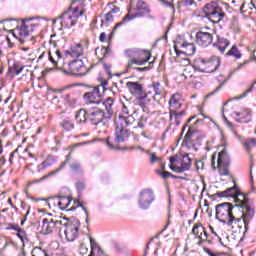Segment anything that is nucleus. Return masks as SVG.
<instances>
[{
	"instance_id": "f257e3e1",
	"label": "nucleus",
	"mask_w": 256,
	"mask_h": 256,
	"mask_svg": "<svg viewBox=\"0 0 256 256\" xmlns=\"http://www.w3.org/2000/svg\"><path fill=\"white\" fill-rule=\"evenodd\" d=\"M215 210L216 219H218L220 223L228 225V227H231L233 223L237 225V223H240L241 219H243L246 231L249 229V224L245 221V217L247 219H253V217H255V209H253L250 199L241 200V198H237L234 206L231 202L217 204Z\"/></svg>"
},
{
	"instance_id": "f03ea898",
	"label": "nucleus",
	"mask_w": 256,
	"mask_h": 256,
	"mask_svg": "<svg viewBox=\"0 0 256 256\" xmlns=\"http://www.w3.org/2000/svg\"><path fill=\"white\" fill-rule=\"evenodd\" d=\"M127 139H129V130L116 124L114 137L108 136L106 139V145L109 149H113L114 151H127L129 148L119 146L121 143H125Z\"/></svg>"
},
{
	"instance_id": "7ed1b4c3",
	"label": "nucleus",
	"mask_w": 256,
	"mask_h": 256,
	"mask_svg": "<svg viewBox=\"0 0 256 256\" xmlns=\"http://www.w3.org/2000/svg\"><path fill=\"white\" fill-rule=\"evenodd\" d=\"M201 17H205V19H208L211 23L217 25V23H221L225 17V12L216 1H211L202 8Z\"/></svg>"
},
{
	"instance_id": "20e7f679",
	"label": "nucleus",
	"mask_w": 256,
	"mask_h": 256,
	"mask_svg": "<svg viewBox=\"0 0 256 256\" xmlns=\"http://www.w3.org/2000/svg\"><path fill=\"white\" fill-rule=\"evenodd\" d=\"M184 61L187 63L184 68V73L181 74L184 79H187V75H190V73H193V71H199L200 73H215V71H217L221 65V60L219 58H216L217 64L212 70H205V68H203V65L206 63L205 59L203 58L196 59L193 65H190L191 61L189 58L184 59Z\"/></svg>"
},
{
	"instance_id": "39448f33",
	"label": "nucleus",
	"mask_w": 256,
	"mask_h": 256,
	"mask_svg": "<svg viewBox=\"0 0 256 256\" xmlns=\"http://www.w3.org/2000/svg\"><path fill=\"white\" fill-rule=\"evenodd\" d=\"M204 136L199 130H193L189 127L187 133L184 136L183 143H185L188 149L199 151V147L203 145Z\"/></svg>"
},
{
	"instance_id": "423d86ee",
	"label": "nucleus",
	"mask_w": 256,
	"mask_h": 256,
	"mask_svg": "<svg viewBox=\"0 0 256 256\" xmlns=\"http://www.w3.org/2000/svg\"><path fill=\"white\" fill-rule=\"evenodd\" d=\"M64 235L69 243H73L77 237H79V229L81 227V222L77 217H70L68 222H64Z\"/></svg>"
},
{
	"instance_id": "0eeeda50",
	"label": "nucleus",
	"mask_w": 256,
	"mask_h": 256,
	"mask_svg": "<svg viewBox=\"0 0 256 256\" xmlns=\"http://www.w3.org/2000/svg\"><path fill=\"white\" fill-rule=\"evenodd\" d=\"M69 71L64 70L66 75H75L76 77H85L91 71V68L85 67V62L83 59L76 58L69 62L68 64Z\"/></svg>"
},
{
	"instance_id": "6e6552de",
	"label": "nucleus",
	"mask_w": 256,
	"mask_h": 256,
	"mask_svg": "<svg viewBox=\"0 0 256 256\" xmlns=\"http://www.w3.org/2000/svg\"><path fill=\"white\" fill-rule=\"evenodd\" d=\"M153 201H155V192L150 188L143 189L139 193L138 207L142 209V211H147L153 204Z\"/></svg>"
},
{
	"instance_id": "1a4fd4ad",
	"label": "nucleus",
	"mask_w": 256,
	"mask_h": 256,
	"mask_svg": "<svg viewBox=\"0 0 256 256\" xmlns=\"http://www.w3.org/2000/svg\"><path fill=\"white\" fill-rule=\"evenodd\" d=\"M217 165L220 177L229 176V166L231 165V159L229 158V154H227L226 149H223L218 154Z\"/></svg>"
},
{
	"instance_id": "9d476101",
	"label": "nucleus",
	"mask_w": 256,
	"mask_h": 256,
	"mask_svg": "<svg viewBox=\"0 0 256 256\" xmlns=\"http://www.w3.org/2000/svg\"><path fill=\"white\" fill-rule=\"evenodd\" d=\"M79 114H83L85 121H90L91 125H100L103 123V115L101 114V108H91L88 110L81 109Z\"/></svg>"
},
{
	"instance_id": "9b49d317",
	"label": "nucleus",
	"mask_w": 256,
	"mask_h": 256,
	"mask_svg": "<svg viewBox=\"0 0 256 256\" xmlns=\"http://www.w3.org/2000/svg\"><path fill=\"white\" fill-rule=\"evenodd\" d=\"M27 21H33V18L21 20L20 27H17L12 32L13 37H15V39H18L21 45H23V43H25V39L29 37V25L26 24Z\"/></svg>"
},
{
	"instance_id": "f8f14e48",
	"label": "nucleus",
	"mask_w": 256,
	"mask_h": 256,
	"mask_svg": "<svg viewBox=\"0 0 256 256\" xmlns=\"http://www.w3.org/2000/svg\"><path fill=\"white\" fill-rule=\"evenodd\" d=\"M215 195L216 197H233L235 201H237L239 197L240 201H245V199H249L247 195L241 192V189H239V186H237V184H234L233 187L227 188L222 192H217Z\"/></svg>"
},
{
	"instance_id": "ddd939ff",
	"label": "nucleus",
	"mask_w": 256,
	"mask_h": 256,
	"mask_svg": "<svg viewBox=\"0 0 256 256\" xmlns=\"http://www.w3.org/2000/svg\"><path fill=\"white\" fill-rule=\"evenodd\" d=\"M174 51L176 55H186L191 57V55H195L197 48H195V44L184 42L180 44L178 41L175 42Z\"/></svg>"
},
{
	"instance_id": "4468645a",
	"label": "nucleus",
	"mask_w": 256,
	"mask_h": 256,
	"mask_svg": "<svg viewBox=\"0 0 256 256\" xmlns=\"http://www.w3.org/2000/svg\"><path fill=\"white\" fill-rule=\"evenodd\" d=\"M103 95H105V93H101V86H95L92 91L86 92L83 97L88 101V103L99 105Z\"/></svg>"
},
{
	"instance_id": "2eb2a0df",
	"label": "nucleus",
	"mask_w": 256,
	"mask_h": 256,
	"mask_svg": "<svg viewBox=\"0 0 256 256\" xmlns=\"http://www.w3.org/2000/svg\"><path fill=\"white\" fill-rule=\"evenodd\" d=\"M196 43L200 47H209L213 43V34L201 30L198 31L196 33Z\"/></svg>"
},
{
	"instance_id": "dca6fc26",
	"label": "nucleus",
	"mask_w": 256,
	"mask_h": 256,
	"mask_svg": "<svg viewBox=\"0 0 256 256\" xmlns=\"http://www.w3.org/2000/svg\"><path fill=\"white\" fill-rule=\"evenodd\" d=\"M50 201H53L54 205H58V207H59V209H61V211H65V209H67V207H69V205H71L73 198H71L70 196L58 195V196L51 197Z\"/></svg>"
},
{
	"instance_id": "f3484780",
	"label": "nucleus",
	"mask_w": 256,
	"mask_h": 256,
	"mask_svg": "<svg viewBox=\"0 0 256 256\" xmlns=\"http://www.w3.org/2000/svg\"><path fill=\"white\" fill-rule=\"evenodd\" d=\"M136 53H138V55H142L145 58L142 60H137L135 58H132L128 62V68L133 67V65H145V64L149 63V60L151 59V52H149L147 50H137Z\"/></svg>"
},
{
	"instance_id": "a211bd4d",
	"label": "nucleus",
	"mask_w": 256,
	"mask_h": 256,
	"mask_svg": "<svg viewBox=\"0 0 256 256\" xmlns=\"http://www.w3.org/2000/svg\"><path fill=\"white\" fill-rule=\"evenodd\" d=\"M122 25H125V22H123V20L118 22L114 26L112 32L109 34V36H108V46L107 47H102V49H101V52H102V55H103L104 58L109 57V54L111 53V41H113V37H115V31H117V29H119V27H122Z\"/></svg>"
},
{
	"instance_id": "6ab92c4d",
	"label": "nucleus",
	"mask_w": 256,
	"mask_h": 256,
	"mask_svg": "<svg viewBox=\"0 0 256 256\" xmlns=\"http://www.w3.org/2000/svg\"><path fill=\"white\" fill-rule=\"evenodd\" d=\"M69 161H71V153L66 155L65 161L62 162L61 165L56 170H53L50 173H48L47 175L43 176L42 178L35 180L34 183H41V181H45V179H49V177H53V175H57V173H59L60 171H63V169H65V167H66L67 163H69Z\"/></svg>"
},
{
	"instance_id": "aec40b11",
	"label": "nucleus",
	"mask_w": 256,
	"mask_h": 256,
	"mask_svg": "<svg viewBox=\"0 0 256 256\" xmlns=\"http://www.w3.org/2000/svg\"><path fill=\"white\" fill-rule=\"evenodd\" d=\"M25 66L19 61H13L11 65V60H8V75H21L23 73Z\"/></svg>"
},
{
	"instance_id": "412c9836",
	"label": "nucleus",
	"mask_w": 256,
	"mask_h": 256,
	"mask_svg": "<svg viewBox=\"0 0 256 256\" xmlns=\"http://www.w3.org/2000/svg\"><path fill=\"white\" fill-rule=\"evenodd\" d=\"M61 26L65 27L66 29H71V27H75L77 25V21L73 19V15L69 12H64L61 16Z\"/></svg>"
},
{
	"instance_id": "4be33fe9",
	"label": "nucleus",
	"mask_w": 256,
	"mask_h": 256,
	"mask_svg": "<svg viewBox=\"0 0 256 256\" xmlns=\"http://www.w3.org/2000/svg\"><path fill=\"white\" fill-rule=\"evenodd\" d=\"M126 87L130 91L131 95H134L135 97L145 93V91H143V85L139 82H127Z\"/></svg>"
},
{
	"instance_id": "5701e85b",
	"label": "nucleus",
	"mask_w": 256,
	"mask_h": 256,
	"mask_svg": "<svg viewBox=\"0 0 256 256\" xmlns=\"http://www.w3.org/2000/svg\"><path fill=\"white\" fill-rule=\"evenodd\" d=\"M234 115L238 117L235 119L236 123H251V111L249 110L234 112Z\"/></svg>"
},
{
	"instance_id": "b1692460",
	"label": "nucleus",
	"mask_w": 256,
	"mask_h": 256,
	"mask_svg": "<svg viewBox=\"0 0 256 256\" xmlns=\"http://www.w3.org/2000/svg\"><path fill=\"white\" fill-rule=\"evenodd\" d=\"M69 168L73 175H78L79 177H83V175H85V170H83V166L79 161L70 163Z\"/></svg>"
},
{
	"instance_id": "393cba45",
	"label": "nucleus",
	"mask_w": 256,
	"mask_h": 256,
	"mask_svg": "<svg viewBox=\"0 0 256 256\" xmlns=\"http://www.w3.org/2000/svg\"><path fill=\"white\" fill-rule=\"evenodd\" d=\"M235 73H237L235 70L231 71L229 73V75L227 76V78L224 79L223 82H221L219 84V86L215 88V90H213L212 92L208 93L205 96L204 101H207V99H209L210 97H213V95H215V93H219V91H221V89H223V87L225 86V83H227V81H229V79H231V77H233V75H235Z\"/></svg>"
},
{
	"instance_id": "a878e982",
	"label": "nucleus",
	"mask_w": 256,
	"mask_h": 256,
	"mask_svg": "<svg viewBox=\"0 0 256 256\" xmlns=\"http://www.w3.org/2000/svg\"><path fill=\"white\" fill-rule=\"evenodd\" d=\"M231 45V42L224 37H219L218 36V43H214L213 46L216 47V49L220 50V53L222 55H225V49Z\"/></svg>"
},
{
	"instance_id": "bb28decb",
	"label": "nucleus",
	"mask_w": 256,
	"mask_h": 256,
	"mask_svg": "<svg viewBox=\"0 0 256 256\" xmlns=\"http://www.w3.org/2000/svg\"><path fill=\"white\" fill-rule=\"evenodd\" d=\"M42 223V228L45 231L44 235H49L53 231V228L56 227L55 219L49 220L48 218H43Z\"/></svg>"
},
{
	"instance_id": "cd10ccee",
	"label": "nucleus",
	"mask_w": 256,
	"mask_h": 256,
	"mask_svg": "<svg viewBox=\"0 0 256 256\" xmlns=\"http://www.w3.org/2000/svg\"><path fill=\"white\" fill-rule=\"evenodd\" d=\"M225 57H234V59H241L243 57V54L239 50V47H237L236 44L232 45L230 50L224 54Z\"/></svg>"
},
{
	"instance_id": "c85d7f7f",
	"label": "nucleus",
	"mask_w": 256,
	"mask_h": 256,
	"mask_svg": "<svg viewBox=\"0 0 256 256\" xmlns=\"http://www.w3.org/2000/svg\"><path fill=\"white\" fill-rule=\"evenodd\" d=\"M120 126L129 127L132 123H135V117L133 115L123 116L119 115Z\"/></svg>"
},
{
	"instance_id": "c756f323",
	"label": "nucleus",
	"mask_w": 256,
	"mask_h": 256,
	"mask_svg": "<svg viewBox=\"0 0 256 256\" xmlns=\"http://www.w3.org/2000/svg\"><path fill=\"white\" fill-rule=\"evenodd\" d=\"M52 165H55V157L48 156L41 164V166H38V173H41V171H45L47 167H51Z\"/></svg>"
},
{
	"instance_id": "7c9ffc66",
	"label": "nucleus",
	"mask_w": 256,
	"mask_h": 256,
	"mask_svg": "<svg viewBox=\"0 0 256 256\" xmlns=\"http://www.w3.org/2000/svg\"><path fill=\"white\" fill-rule=\"evenodd\" d=\"M147 11L145 10H140L139 12H136L132 15H126L122 21L123 23H127V21H133V19H137V17H146Z\"/></svg>"
},
{
	"instance_id": "2f4dec72",
	"label": "nucleus",
	"mask_w": 256,
	"mask_h": 256,
	"mask_svg": "<svg viewBox=\"0 0 256 256\" xmlns=\"http://www.w3.org/2000/svg\"><path fill=\"white\" fill-rule=\"evenodd\" d=\"M205 232V227L201 224H194L192 233L195 235V237H198V239H201L203 237V233Z\"/></svg>"
},
{
	"instance_id": "473e14b6",
	"label": "nucleus",
	"mask_w": 256,
	"mask_h": 256,
	"mask_svg": "<svg viewBox=\"0 0 256 256\" xmlns=\"http://www.w3.org/2000/svg\"><path fill=\"white\" fill-rule=\"evenodd\" d=\"M192 160L189 157V154H185L184 156H182V158L180 159V165L184 168V169H191V165H192Z\"/></svg>"
},
{
	"instance_id": "72a5a7b5",
	"label": "nucleus",
	"mask_w": 256,
	"mask_h": 256,
	"mask_svg": "<svg viewBox=\"0 0 256 256\" xmlns=\"http://www.w3.org/2000/svg\"><path fill=\"white\" fill-rule=\"evenodd\" d=\"M72 51V57H76V59H79L83 55V46L81 44H76L71 48Z\"/></svg>"
},
{
	"instance_id": "f704fd0d",
	"label": "nucleus",
	"mask_w": 256,
	"mask_h": 256,
	"mask_svg": "<svg viewBox=\"0 0 256 256\" xmlns=\"http://www.w3.org/2000/svg\"><path fill=\"white\" fill-rule=\"evenodd\" d=\"M17 21V19L14 18H5L0 21V31H7V27H10L11 23Z\"/></svg>"
},
{
	"instance_id": "c9c22d12",
	"label": "nucleus",
	"mask_w": 256,
	"mask_h": 256,
	"mask_svg": "<svg viewBox=\"0 0 256 256\" xmlns=\"http://www.w3.org/2000/svg\"><path fill=\"white\" fill-rule=\"evenodd\" d=\"M147 93H144L142 95H138L135 99V104L142 107V109L147 105Z\"/></svg>"
},
{
	"instance_id": "e433bc0d",
	"label": "nucleus",
	"mask_w": 256,
	"mask_h": 256,
	"mask_svg": "<svg viewBox=\"0 0 256 256\" xmlns=\"http://www.w3.org/2000/svg\"><path fill=\"white\" fill-rule=\"evenodd\" d=\"M243 145L246 149V151H251V149H253V147H256V138H248L246 140H244Z\"/></svg>"
},
{
	"instance_id": "4c0bfd02",
	"label": "nucleus",
	"mask_w": 256,
	"mask_h": 256,
	"mask_svg": "<svg viewBox=\"0 0 256 256\" xmlns=\"http://www.w3.org/2000/svg\"><path fill=\"white\" fill-rule=\"evenodd\" d=\"M136 11H146V13H151V9H149V6H147V3L143 0L137 2Z\"/></svg>"
},
{
	"instance_id": "58836bf2",
	"label": "nucleus",
	"mask_w": 256,
	"mask_h": 256,
	"mask_svg": "<svg viewBox=\"0 0 256 256\" xmlns=\"http://www.w3.org/2000/svg\"><path fill=\"white\" fill-rule=\"evenodd\" d=\"M101 115H102V123L103 125H105L104 121H111V118L113 117V110H106V112L101 110Z\"/></svg>"
},
{
	"instance_id": "ea45409f",
	"label": "nucleus",
	"mask_w": 256,
	"mask_h": 256,
	"mask_svg": "<svg viewBox=\"0 0 256 256\" xmlns=\"http://www.w3.org/2000/svg\"><path fill=\"white\" fill-rule=\"evenodd\" d=\"M180 119V117H185V110L177 112V110L170 109V119Z\"/></svg>"
},
{
	"instance_id": "a19ab883",
	"label": "nucleus",
	"mask_w": 256,
	"mask_h": 256,
	"mask_svg": "<svg viewBox=\"0 0 256 256\" xmlns=\"http://www.w3.org/2000/svg\"><path fill=\"white\" fill-rule=\"evenodd\" d=\"M16 231H17L16 235L18 239H20V241L24 243L25 239H27V232L21 227H19Z\"/></svg>"
},
{
	"instance_id": "79ce46f5",
	"label": "nucleus",
	"mask_w": 256,
	"mask_h": 256,
	"mask_svg": "<svg viewBox=\"0 0 256 256\" xmlns=\"http://www.w3.org/2000/svg\"><path fill=\"white\" fill-rule=\"evenodd\" d=\"M169 169L171 171H174V173H185V171H188V168H184L182 166L177 165H169Z\"/></svg>"
},
{
	"instance_id": "37998d69",
	"label": "nucleus",
	"mask_w": 256,
	"mask_h": 256,
	"mask_svg": "<svg viewBox=\"0 0 256 256\" xmlns=\"http://www.w3.org/2000/svg\"><path fill=\"white\" fill-rule=\"evenodd\" d=\"M181 5H183V7H191L193 5L197 6V3H195V0H181V1H178V6L181 7Z\"/></svg>"
},
{
	"instance_id": "c03bdc74",
	"label": "nucleus",
	"mask_w": 256,
	"mask_h": 256,
	"mask_svg": "<svg viewBox=\"0 0 256 256\" xmlns=\"http://www.w3.org/2000/svg\"><path fill=\"white\" fill-rule=\"evenodd\" d=\"M62 127L65 129V131H73V129H75V125H73V123L69 120H64Z\"/></svg>"
},
{
	"instance_id": "a18cd8bd",
	"label": "nucleus",
	"mask_w": 256,
	"mask_h": 256,
	"mask_svg": "<svg viewBox=\"0 0 256 256\" xmlns=\"http://www.w3.org/2000/svg\"><path fill=\"white\" fill-rule=\"evenodd\" d=\"M102 104L106 110H113L114 100L111 97H108Z\"/></svg>"
},
{
	"instance_id": "49530a36",
	"label": "nucleus",
	"mask_w": 256,
	"mask_h": 256,
	"mask_svg": "<svg viewBox=\"0 0 256 256\" xmlns=\"http://www.w3.org/2000/svg\"><path fill=\"white\" fill-rule=\"evenodd\" d=\"M152 87L156 96L161 95L163 93L161 90V82H153Z\"/></svg>"
},
{
	"instance_id": "de8ad7c7",
	"label": "nucleus",
	"mask_w": 256,
	"mask_h": 256,
	"mask_svg": "<svg viewBox=\"0 0 256 256\" xmlns=\"http://www.w3.org/2000/svg\"><path fill=\"white\" fill-rule=\"evenodd\" d=\"M75 186L78 191V195H81L83 193V191H85V182L78 181V182H76Z\"/></svg>"
},
{
	"instance_id": "09e8293b",
	"label": "nucleus",
	"mask_w": 256,
	"mask_h": 256,
	"mask_svg": "<svg viewBox=\"0 0 256 256\" xmlns=\"http://www.w3.org/2000/svg\"><path fill=\"white\" fill-rule=\"evenodd\" d=\"M147 155H150V163L153 165L154 163H157L158 157L155 152H151L150 150L146 151Z\"/></svg>"
},
{
	"instance_id": "8fccbe9b",
	"label": "nucleus",
	"mask_w": 256,
	"mask_h": 256,
	"mask_svg": "<svg viewBox=\"0 0 256 256\" xmlns=\"http://www.w3.org/2000/svg\"><path fill=\"white\" fill-rule=\"evenodd\" d=\"M170 107H175L179 105V99H177V95L173 94L169 100Z\"/></svg>"
},
{
	"instance_id": "3c124183",
	"label": "nucleus",
	"mask_w": 256,
	"mask_h": 256,
	"mask_svg": "<svg viewBox=\"0 0 256 256\" xmlns=\"http://www.w3.org/2000/svg\"><path fill=\"white\" fill-rule=\"evenodd\" d=\"M156 173L158 175H160L163 179H168V177L172 176V173L169 171H160V170H156Z\"/></svg>"
},
{
	"instance_id": "603ef678",
	"label": "nucleus",
	"mask_w": 256,
	"mask_h": 256,
	"mask_svg": "<svg viewBox=\"0 0 256 256\" xmlns=\"http://www.w3.org/2000/svg\"><path fill=\"white\" fill-rule=\"evenodd\" d=\"M103 69L106 71L107 75L109 76V79H112L113 74L111 73V65L104 63L103 64Z\"/></svg>"
},
{
	"instance_id": "864d4df0",
	"label": "nucleus",
	"mask_w": 256,
	"mask_h": 256,
	"mask_svg": "<svg viewBox=\"0 0 256 256\" xmlns=\"http://www.w3.org/2000/svg\"><path fill=\"white\" fill-rule=\"evenodd\" d=\"M90 246L92 251H95V249H98V251H101V248H99V245L97 244V242L95 241V239L90 237Z\"/></svg>"
},
{
	"instance_id": "5fc2aeb1",
	"label": "nucleus",
	"mask_w": 256,
	"mask_h": 256,
	"mask_svg": "<svg viewBox=\"0 0 256 256\" xmlns=\"http://www.w3.org/2000/svg\"><path fill=\"white\" fill-rule=\"evenodd\" d=\"M29 213H31V206H28L26 214H25L24 218L21 220L20 225H22V226L25 225V223L27 221V217H29Z\"/></svg>"
},
{
	"instance_id": "6e6d98bb",
	"label": "nucleus",
	"mask_w": 256,
	"mask_h": 256,
	"mask_svg": "<svg viewBox=\"0 0 256 256\" xmlns=\"http://www.w3.org/2000/svg\"><path fill=\"white\" fill-rule=\"evenodd\" d=\"M104 21L106 23L113 22V14L111 12L106 13L105 16H104Z\"/></svg>"
},
{
	"instance_id": "4d7b16f0",
	"label": "nucleus",
	"mask_w": 256,
	"mask_h": 256,
	"mask_svg": "<svg viewBox=\"0 0 256 256\" xmlns=\"http://www.w3.org/2000/svg\"><path fill=\"white\" fill-rule=\"evenodd\" d=\"M109 85V81L102 79L101 84L98 87H101L103 90V93H105V91H107V87Z\"/></svg>"
},
{
	"instance_id": "13d9d810",
	"label": "nucleus",
	"mask_w": 256,
	"mask_h": 256,
	"mask_svg": "<svg viewBox=\"0 0 256 256\" xmlns=\"http://www.w3.org/2000/svg\"><path fill=\"white\" fill-rule=\"evenodd\" d=\"M8 231H17L19 229V224H8L7 228Z\"/></svg>"
},
{
	"instance_id": "bf43d9fd",
	"label": "nucleus",
	"mask_w": 256,
	"mask_h": 256,
	"mask_svg": "<svg viewBox=\"0 0 256 256\" xmlns=\"http://www.w3.org/2000/svg\"><path fill=\"white\" fill-rule=\"evenodd\" d=\"M71 87H74V85H68L60 89H53L52 91H54V93H63V91H67V89H71Z\"/></svg>"
},
{
	"instance_id": "052dcab7",
	"label": "nucleus",
	"mask_w": 256,
	"mask_h": 256,
	"mask_svg": "<svg viewBox=\"0 0 256 256\" xmlns=\"http://www.w3.org/2000/svg\"><path fill=\"white\" fill-rule=\"evenodd\" d=\"M161 3H164V5H166V7H169L170 9H172L173 13H175V5H173V3L167 1V0H160Z\"/></svg>"
},
{
	"instance_id": "680f3d73",
	"label": "nucleus",
	"mask_w": 256,
	"mask_h": 256,
	"mask_svg": "<svg viewBox=\"0 0 256 256\" xmlns=\"http://www.w3.org/2000/svg\"><path fill=\"white\" fill-rule=\"evenodd\" d=\"M144 123H147V118H145L144 116L140 117V120L138 122V127L140 129H143L145 127V124Z\"/></svg>"
},
{
	"instance_id": "e2e57ef3",
	"label": "nucleus",
	"mask_w": 256,
	"mask_h": 256,
	"mask_svg": "<svg viewBox=\"0 0 256 256\" xmlns=\"http://www.w3.org/2000/svg\"><path fill=\"white\" fill-rule=\"evenodd\" d=\"M251 61L250 60H245L243 63H240L235 69L234 71H240V69H243V67H245V65H249Z\"/></svg>"
},
{
	"instance_id": "0e129e2a",
	"label": "nucleus",
	"mask_w": 256,
	"mask_h": 256,
	"mask_svg": "<svg viewBox=\"0 0 256 256\" xmlns=\"http://www.w3.org/2000/svg\"><path fill=\"white\" fill-rule=\"evenodd\" d=\"M2 154H3V149H0V167H3V165L7 163V159L5 158V156H2Z\"/></svg>"
},
{
	"instance_id": "69168bd1",
	"label": "nucleus",
	"mask_w": 256,
	"mask_h": 256,
	"mask_svg": "<svg viewBox=\"0 0 256 256\" xmlns=\"http://www.w3.org/2000/svg\"><path fill=\"white\" fill-rule=\"evenodd\" d=\"M75 203H78L77 207H81V209L84 211L85 215H89V212L87 211V208H85V206H83L82 202H80L79 200H76Z\"/></svg>"
},
{
	"instance_id": "338daca9",
	"label": "nucleus",
	"mask_w": 256,
	"mask_h": 256,
	"mask_svg": "<svg viewBox=\"0 0 256 256\" xmlns=\"http://www.w3.org/2000/svg\"><path fill=\"white\" fill-rule=\"evenodd\" d=\"M169 161H170L171 165H175V163H177V161H179V156L178 155L171 156L169 158Z\"/></svg>"
},
{
	"instance_id": "774afa93",
	"label": "nucleus",
	"mask_w": 256,
	"mask_h": 256,
	"mask_svg": "<svg viewBox=\"0 0 256 256\" xmlns=\"http://www.w3.org/2000/svg\"><path fill=\"white\" fill-rule=\"evenodd\" d=\"M130 69H134L135 71H138L139 73H143V71H149V67H131Z\"/></svg>"
}]
</instances>
